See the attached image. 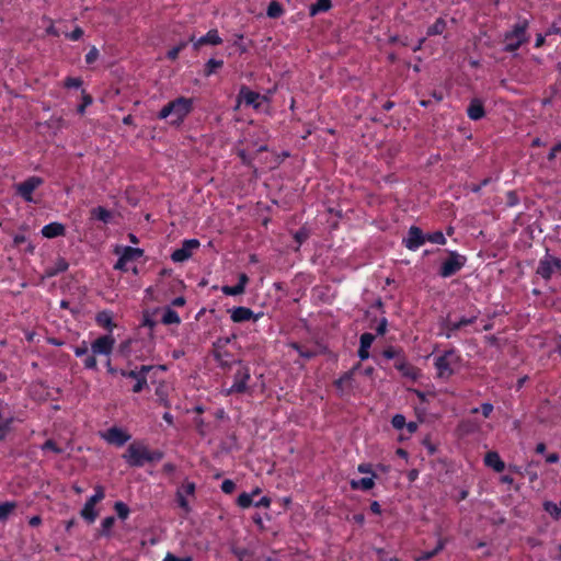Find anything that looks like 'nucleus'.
Wrapping results in <instances>:
<instances>
[{
    "mask_svg": "<svg viewBox=\"0 0 561 561\" xmlns=\"http://www.w3.org/2000/svg\"><path fill=\"white\" fill-rule=\"evenodd\" d=\"M195 488L194 482L185 481L179 489H182L184 495H194Z\"/></svg>",
    "mask_w": 561,
    "mask_h": 561,
    "instance_id": "8fccbe9b",
    "label": "nucleus"
},
{
    "mask_svg": "<svg viewBox=\"0 0 561 561\" xmlns=\"http://www.w3.org/2000/svg\"><path fill=\"white\" fill-rule=\"evenodd\" d=\"M283 13H284V10L277 1H272L268 4L267 10H266V14L271 19H277V18L282 16Z\"/></svg>",
    "mask_w": 561,
    "mask_h": 561,
    "instance_id": "cd10ccee",
    "label": "nucleus"
},
{
    "mask_svg": "<svg viewBox=\"0 0 561 561\" xmlns=\"http://www.w3.org/2000/svg\"><path fill=\"white\" fill-rule=\"evenodd\" d=\"M445 329H446V336L449 339L453 336V334L456 331L462 329V327L459 321H451V320L447 319L445 322Z\"/></svg>",
    "mask_w": 561,
    "mask_h": 561,
    "instance_id": "c9c22d12",
    "label": "nucleus"
},
{
    "mask_svg": "<svg viewBox=\"0 0 561 561\" xmlns=\"http://www.w3.org/2000/svg\"><path fill=\"white\" fill-rule=\"evenodd\" d=\"M206 44H209V45H219L221 44V37H199V39L196 42V46H202V45H206Z\"/></svg>",
    "mask_w": 561,
    "mask_h": 561,
    "instance_id": "c03bdc74",
    "label": "nucleus"
},
{
    "mask_svg": "<svg viewBox=\"0 0 561 561\" xmlns=\"http://www.w3.org/2000/svg\"><path fill=\"white\" fill-rule=\"evenodd\" d=\"M123 458L131 467H142L146 462L160 461L163 458L161 450H150L142 444H130Z\"/></svg>",
    "mask_w": 561,
    "mask_h": 561,
    "instance_id": "f257e3e1",
    "label": "nucleus"
},
{
    "mask_svg": "<svg viewBox=\"0 0 561 561\" xmlns=\"http://www.w3.org/2000/svg\"><path fill=\"white\" fill-rule=\"evenodd\" d=\"M310 230L306 227H301L298 231L295 232L294 239L298 243V247L296 250L299 249V247L309 238Z\"/></svg>",
    "mask_w": 561,
    "mask_h": 561,
    "instance_id": "72a5a7b5",
    "label": "nucleus"
},
{
    "mask_svg": "<svg viewBox=\"0 0 561 561\" xmlns=\"http://www.w3.org/2000/svg\"><path fill=\"white\" fill-rule=\"evenodd\" d=\"M331 8V0H318L310 7V14L316 15L321 12H325Z\"/></svg>",
    "mask_w": 561,
    "mask_h": 561,
    "instance_id": "bb28decb",
    "label": "nucleus"
},
{
    "mask_svg": "<svg viewBox=\"0 0 561 561\" xmlns=\"http://www.w3.org/2000/svg\"><path fill=\"white\" fill-rule=\"evenodd\" d=\"M237 503L240 507L242 508H248L250 507L252 504L254 505V502H253V494H249V493H241L239 496H238V500H237Z\"/></svg>",
    "mask_w": 561,
    "mask_h": 561,
    "instance_id": "f704fd0d",
    "label": "nucleus"
},
{
    "mask_svg": "<svg viewBox=\"0 0 561 561\" xmlns=\"http://www.w3.org/2000/svg\"><path fill=\"white\" fill-rule=\"evenodd\" d=\"M115 512L121 519H126L129 515V507L123 502H116L114 505Z\"/></svg>",
    "mask_w": 561,
    "mask_h": 561,
    "instance_id": "e433bc0d",
    "label": "nucleus"
},
{
    "mask_svg": "<svg viewBox=\"0 0 561 561\" xmlns=\"http://www.w3.org/2000/svg\"><path fill=\"white\" fill-rule=\"evenodd\" d=\"M181 321L176 311L168 308L162 317V323L164 324H179Z\"/></svg>",
    "mask_w": 561,
    "mask_h": 561,
    "instance_id": "7c9ffc66",
    "label": "nucleus"
},
{
    "mask_svg": "<svg viewBox=\"0 0 561 561\" xmlns=\"http://www.w3.org/2000/svg\"><path fill=\"white\" fill-rule=\"evenodd\" d=\"M374 485H375V482H374L373 478H362L359 480L351 481V488L353 490L368 491V490L373 489Z\"/></svg>",
    "mask_w": 561,
    "mask_h": 561,
    "instance_id": "412c9836",
    "label": "nucleus"
},
{
    "mask_svg": "<svg viewBox=\"0 0 561 561\" xmlns=\"http://www.w3.org/2000/svg\"><path fill=\"white\" fill-rule=\"evenodd\" d=\"M526 28H527V21L526 20L520 21L517 23L515 31L513 32L512 35H522L526 32Z\"/></svg>",
    "mask_w": 561,
    "mask_h": 561,
    "instance_id": "e2e57ef3",
    "label": "nucleus"
},
{
    "mask_svg": "<svg viewBox=\"0 0 561 561\" xmlns=\"http://www.w3.org/2000/svg\"><path fill=\"white\" fill-rule=\"evenodd\" d=\"M561 270V259L547 254L537 267V274L545 279H550L551 276Z\"/></svg>",
    "mask_w": 561,
    "mask_h": 561,
    "instance_id": "0eeeda50",
    "label": "nucleus"
},
{
    "mask_svg": "<svg viewBox=\"0 0 561 561\" xmlns=\"http://www.w3.org/2000/svg\"><path fill=\"white\" fill-rule=\"evenodd\" d=\"M484 463L495 472H502L505 469V463L496 451L486 453L484 456Z\"/></svg>",
    "mask_w": 561,
    "mask_h": 561,
    "instance_id": "2eb2a0df",
    "label": "nucleus"
},
{
    "mask_svg": "<svg viewBox=\"0 0 561 561\" xmlns=\"http://www.w3.org/2000/svg\"><path fill=\"white\" fill-rule=\"evenodd\" d=\"M199 244L201 243L197 239L184 240L182 247L173 251L171 254L172 261L181 263L188 260L192 256L193 251L199 248Z\"/></svg>",
    "mask_w": 561,
    "mask_h": 561,
    "instance_id": "6e6552de",
    "label": "nucleus"
},
{
    "mask_svg": "<svg viewBox=\"0 0 561 561\" xmlns=\"http://www.w3.org/2000/svg\"><path fill=\"white\" fill-rule=\"evenodd\" d=\"M224 62L222 60H217V59H209L206 65H205V68H204V75L206 77H209L211 76L213 73H215L218 69H220L222 67Z\"/></svg>",
    "mask_w": 561,
    "mask_h": 561,
    "instance_id": "c85d7f7f",
    "label": "nucleus"
},
{
    "mask_svg": "<svg viewBox=\"0 0 561 561\" xmlns=\"http://www.w3.org/2000/svg\"><path fill=\"white\" fill-rule=\"evenodd\" d=\"M43 184V179L39 176H30L25 181L15 184V192L20 195L25 202H33V192Z\"/></svg>",
    "mask_w": 561,
    "mask_h": 561,
    "instance_id": "423d86ee",
    "label": "nucleus"
},
{
    "mask_svg": "<svg viewBox=\"0 0 561 561\" xmlns=\"http://www.w3.org/2000/svg\"><path fill=\"white\" fill-rule=\"evenodd\" d=\"M42 449H49L56 454L62 453V449L59 448L53 439H47L42 446Z\"/></svg>",
    "mask_w": 561,
    "mask_h": 561,
    "instance_id": "864d4df0",
    "label": "nucleus"
},
{
    "mask_svg": "<svg viewBox=\"0 0 561 561\" xmlns=\"http://www.w3.org/2000/svg\"><path fill=\"white\" fill-rule=\"evenodd\" d=\"M479 313H480L479 310H474L470 314V317H461L458 321L460 322L462 328L466 325L473 324L477 321Z\"/></svg>",
    "mask_w": 561,
    "mask_h": 561,
    "instance_id": "37998d69",
    "label": "nucleus"
},
{
    "mask_svg": "<svg viewBox=\"0 0 561 561\" xmlns=\"http://www.w3.org/2000/svg\"><path fill=\"white\" fill-rule=\"evenodd\" d=\"M259 316H254L253 311L247 307H236L231 310V320L236 323L249 321L253 319L256 321Z\"/></svg>",
    "mask_w": 561,
    "mask_h": 561,
    "instance_id": "ddd939ff",
    "label": "nucleus"
},
{
    "mask_svg": "<svg viewBox=\"0 0 561 561\" xmlns=\"http://www.w3.org/2000/svg\"><path fill=\"white\" fill-rule=\"evenodd\" d=\"M391 424L397 430H402L405 426V417L402 414H396L392 420Z\"/></svg>",
    "mask_w": 561,
    "mask_h": 561,
    "instance_id": "09e8293b",
    "label": "nucleus"
},
{
    "mask_svg": "<svg viewBox=\"0 0 561 561\" xmlns=\"http://www.w3.org/2000/svg\"><path fill=\"white\" fill-rule=\"evenodd\" d=\"M466 257L457 252H449V256L440 266L439 275L442 277H450L460 271L466 264Z\"/></svg>",
    "mask_w": 561,
    "mask_h": 561,
    "instance_id": "39448f33",
    "label": "nucleus"
},
{
    "mask_svg": "<svg viewBox=\"0 0 561 561\" xmlns=\"http://www.w3.org/2000/svg\"><path fill=\"white\" fill-rule=\"evenodd\" d=\"M387 325H388V322H387V319L386 318H382L378 324V327L376 328V332L377 334L379 335H383L386 333V330H387Z\"/></svg>",
    "mask_w": 561,
    "mask_h": 561,
    "instance_id": "774afa93",
    "label": "nucleus"
},
{
    "mask_svg": "<svg viewBox=\"0 0 561 561\" xmlns=\"http://www.w3.org/2000/svg\"><path fill=\"white\" fill-rule=\"evenodd\" d=\"M394 367L398 369L404 377L416 379L417 378V369L412 366L404 356H400L394 362Z\"/></svg>",
    "mask_w": 561,
    "mask_h": 561,
    "instance_id": "f8f14e48",
    "label": "nucleus"
},
{
    "mask_svg": "<svg viewBox=\"0 0 561 561\" xmlns=\"http://www.w3.org/2000/svg\"><path fill=\"white\" fill-rule=\"evenodd\" d=\"M94 490H95V493L91 497H89V500H91V502H94L96 504L104 499L105 492H104V488L102 485H96Z\"/></svg>",
    "mask_w": 561,
    "mask_h": 561,
    "instance_id": "a18cd8bd",
    "label": "nucleus"
},
{
    "mask_svg": "<svg viewBox=\"0 0 561 561\" xmlns=\"http://www.w3.org/2000/svg\"><path fill=\"white\" fill-rule=\"evenodd\" d=\"M68 266H69V264L67 263V261L65 259L58 257L53 266H48L45 268L43 277H46V278L54 277V276L58 275L59 273L67 271Z\"/></svg>",
    "mask_w": 561,
    "mask_h": 561,
    "instance_id": "f3484780",
    "label": "nucleus"
},
{
    "mask_svg": "<svg viewBox=\"0 0 561 561\" xmlns=\"http://www.w3.org/2000/svg\"><path fill=\"white\" fill-rule=\"evenodd\" d=\"M289 346L297 351L300 357L307 360L313 358L317 355L314 351L306 348L296 342H291Z\"/></svg>",
    "mask_w": 561,
    "mask_h": 561,
    "instance_id": "a878e982",
    "label": "nucleus"
},
{
    "mask_svg": "<svg viewBox=\"0 0 561 561\" xmlns=\"http://www.w3.org/2000/svg\"><path fill=\"white\" fill-rule=\"evenodd\" d=\"M506 203L508 206H515L518 204V197H517V194L513 191H510L507 194H506Z\"/></svg>",
    "mask_w": 561,
    "mask_h": 561,
    "instance_id": "680f3d73",
    "label": "nucleus"
},
{
    "mask_svg": "<svg viewBox=\"0 0 561 561\" xmlns=\"http://www.w3.org/2000/svg\"><path fill=\"white\" fill-rule=\"evenodd\" d=\"M163 561H193L191 557L178 558L173 553L168 552Z\"/></svg>",
    "mask_w": 561,
    "mask_h": 561,
    "instance_id": "0e129e2a",
    "label": "nucleus"
},
{
    "mask_svg": "<svg viewBox=\"0 0 561 561\" xmlns=\"http://www.w3.org/2000/svg\"><path fill=\"white\" fill-rule=\"evenodd\" d=\"M357 367H354L353 369L346 371L341 378H339L336 381H335V385L339 387V388H343L344 385L348 383L353 376H354V371Z\"/></svg>",
    "mask_w": 561,
    "mask_h": 561,
    "instance_id": "ea45409f",
    "label": "nucleus"
},
{
    "mask_svg": "<svg viewBox=\"0 0 561 561\" xmlns=\"http://www.w3.org/2000/svg\"><path fill=\"white\" fill-rule=\"evenodd\" d=\"M176 501L181 508H183L186 513L190 512L191 508L182 489H178L176 491Z\"/></svg>",
    "mask_w": 561,
    "mask_h": 561,
    "instance_id": "79ce46f5",
    "label": "nucleus"
},
{
    "mask_svg": "<svg viewBox=\"0 0 561 561\" xmlns=\"http://www.w3.org/2000/svg\"><path fill=\"white\" fill-rule=\"evenodd\" d=\"M239 368L234 373L233 383L227 390V394L232 393H244L248 390V381L250 380V369L242 365V363L238 362Z\"/></svg>",
    "mask_w": 561,
    "mask_h": 561,
    "instance_id": "20e7f679",
    "label": "nucleus"
},
{
    "mask_svg": "<svg viewBox=\"0 0 561 561\" xmlns=\"http://www.w3.org/2000/svg\"><path fill=\"white\" fill-rule=\"evenodd\" d=\"M444 541L439 540L435 549H433L432 551L422 552L419 557H416V561H427L432 559L434 556H436L439 551L444 549Z\"/></svg>",
    "mask_w": 561,
    "mask_h": 561,
    "instance_id": "c756f323",
    "label": "nucleus"
},
{
    "mask_svg": "<svg viewBox=\"0 0 561 561\" xmlns=\"http://www.w3.org/2000/svg\"><path fill=\"white\" fill-rule=\"evenodd\" d=\"M239 96L243 100L247 105H252L257 108L261 103L260 100H264V96H261L257 92L251 91L247 87H242L239 93Z\"/></svg>",
    "mask_w": 561,
    "mask_h": 561,
    "instance_id": "4468645a",
    "label": "nucleus"
},
{
    "mask_svg": "<svg viewBox=\"0 0 561 561\" xmlns=\"http://www.w3.org/2000/svg\"><path fill=\"white\" fill-rule=\"evenodd\" d=\"M144 251L139 248L124 247L121 256L123 257V261L128 263L138 260Z\"/></svg>",
    "mask_w": 561,
    "mask_h": 561,
    "instance_id": "aec40b11",
    "label": "nucleus"
},
{
    "mask_svg": "<svg viewBox=\"0 0 561 561\" xmlns=\"http://www.w3.org/2000/svg\"><path fill=\"white\" fill-rule=\"evenodd\" d=\"M481 411L484 417H489L493 412V405L489 402L482 403Z\"/></svg>",
    "mask_w": 561,
    "mask_h": 561,
    "instance_id": "338daca9",
    "label": "nucleus"
},
{
    "mask_svg": "<svg viewBox=\"0 0 561 561\" xmlns=\"http://www.w3.org/2000/svg\"><path fill=\"white\" fill-rule=\"evenodd\" d=\"M16 504L14 502H4L0 504V520H5L14 511Z\"/></svg>",
    "mask_w": 561,
    "mask_h": 561,
    "instance_id": "473e14b6",
    "label": "nucleus"
},
{
    "mask_svg": "<svg viewBox=\"0 0 561 561\" xmlns=\"http://www.w3.org/2000/svg\"><path fill=\"white\" fill-rule=\"evenodd\" d=\"M96 323L105 329L112 330L114 327L112 314L108 311H102L96 314Z\"/></svg>",
    "mask_w": 561,
    "mask_h": 561,
    "instance_id": "b1692460",
    "label": "nucleus"
},
{
    "mask_svg": "<svg viewBox=\"0 0 561 561\" xmlns=\"http://www.w3.org/2000/svg\"><path fill=\"white\" fill-rule=\"evenodd\" d=\"M459 362V356L454 350L444 352L443 355L436 357L435 367L438 377L448 378L454 374V366Z\"/></svg>",
    "mask_w": 561,
    "mask_h": 561,
    "instance_id": "7ed1b4c3",
    "label": "nucleus"
},
{
    "mask_svg": "<svg viewBox=\"0 0 561 561\" xmlns=\"http://www.w3.org/2000/svg\"><path fill=\"white\" fill-rule=\"evenodd\" d=\"M234 489L236 483L230 479H227L221 483V491L226 494H231L234 491Z\"/></svg>",
    "mask_w": 561,
    "mask_h": 561,
    "instance_id": "3c124183",
    "label": "nucleus"
},
{
    "mask_svg": "<svg viewBox=\"0 0 561 561\" xmlns=\"http://www.w3.org/2000/svg\"><path fill=\"white\" fill-rule=\"evenodd\" d=\"M98 57H99V50H98L95 47H93V48H91V49H90V51L87 54V56H85V61H87L88 64H92V62H94V61L98 59Z\"/></svg>",
    "mask_w": 561,
    "mask_h": 561,
    "instance_id": "bf43d9fd",
    "label": "nucleus"
},
{
    "mask_svg": "<svg viewBox=\"0 0 561 561\" xmlns=\"http://www.w3.org/2000/svg\"><path fill=\"white\" fill-rule=\"evenodd\" d=\"M64 84L66 88H80L82 80L80 78L68 77Z\"/></svg>",
    "mask_w": 561,
    "mask_h": 561,
    "instance_id": "603ef678",
    "label": "nucleus"
},
{
    "mask_svg": "<svg viewBox=\"0 0 561 561\" xmlns=\"http://www.w3.org/2000/svg\"><path fill=\"white\" fill-rule=\"evenodd\" d=\"M115 339L112 335H102L91 344L94 355H110L113 351Z\"/></svg>",
    "mask_w": 561,
    "mask_h": 561,
    "instance_id": "1a4fd4ad",
    "label": "nucleus"
},
{
    "mask_svg": "<svg viewBox=\"0 0 561 561\" xmlns=\"http://www.w3.org/2000/svg\"><path fill=\"white\" fill-rule=\"evenodd\" d=\"M185 45H186L185 43H182V44H180L179 46L173 47L172 49H170V50L168 51V58H169V59H171V60L176 59V57H178L179 53L181 51V49H182L183 47H185Z\"/></svg>",
    "mask_w": 561,
    "mask_h": 561,
    "instance_id": "13d9d810",
    "label": "nucleus"
},
{
    "mask_svg": "<svg viewBox=\"0 0 561 561\" xmlns=\"http://www.w3.org/2000/svg\"><path fill=\"white\" fill-rule=\"evenodd\" d=\"M374 340H375V336L371 333H363L360 335V340H359L360 344H359V346L369 348L371 346Z\"/></svg>",
    "mask_w": 561,
    "mask_h": 561,
    "instance_id": "de8ad7c7",
    "label": "nucleus"
},
{
    "mask_svg": "<svg viewBox=\"0 0 561 561\" xmlns=\"http://www.w3.org/2000/svg\"><path fill=\"white\" fill-rule=\"evenodd\" d=\"M91 216L94 219H98L103 222H108L112 218V213L105 209L102 206H98L91 210Z\"/></svg>",
    "mask_w": 561,
    "mask_h": 561,
    "instance_id": "4be33fe9",
    "label": "nucleus"
},
{
    "mask_svg": "<svg viewBox=\"0 0 561 561\" xmlns=\"http://www.w3.org/2000/svg\"><path fill=\"white\" fill-rule=\"evenodd\" d=\"M383 356L388 359L394 358L397 360L398 357H400V351L394 347H388L383 351Z\"/></svg>",
    "mask_w": 561,
    "mask_h": 561,
    "instance_id": "5fc2aeb1",
    "label": "nucleus"
},
{
    "mask_svg": "<svg viewBox=\"0 0 561 561\" xmlns=\"http://www.w3.org/2000/svg\"><path fill=\"white\" fill-rule=\"evenodd\" d=\"M426 241H430L432 243H437V244L446 243V239L442 231H435L433 233L426 234Z\"/></svg>",
    "mask_w": 561,
    "mask_h": 561,
    "instance_id": "58836bf2",
    "label": "nucleus"
},
{
    "mask_svg": "<svg viewBox=\"0 0 561 561\" xmlns=\"http://www.w3.org/2000/svg\"><path fill=\"white\" fill-rule=\"evenodd\" d=\"M543 508L554 519L561 518V500L559 505L551 501H546L543 503Z\"/></svg>",
    "mask_w": 561,
    "mask_h": 561,
    "instance_id": "393cba45",
    "label": "nucleus"
},
{
    "mask_svg": "<svg viewBox=\"0 0 561 561\" xmlns=\"http://www.w3.org/2000/svg\"><path fill=\"white\" fill-rule=\"evenodd\" d=\"M516 39L504 45V50L514 51L527 42L528 37H515Z\"/></svg>",
    "mask_w": 561,
    "mask_h": 561,
    "instance_id": "4c0bfd02",
    "label": "nucleus"
},
{
    "mask_svg": "<svg viewBox=\"0 0 561 561\" xmlns=\"http://www.w3.org/2000/svg\"><path fill=\"white\" fill-rule=\"evenodd\" d=\"M425 241L426 234H424L422 230L416 226L410 227L408 231V237L403 239V243L409 250L419 249L421 245L425 243Z\"/></svg>",
    "mask_w": 561,
    "mask_h": 561,
    "instance_id": "9d476101",
    "label": "nucleus"
},
{
    "mask_svg": "<svg viewBox=\"0 0 561 561\" xmlns=\"http://www.w3.org/2000/svg\"><path fill=\"white\" fill-rule=\"evenodd\" d=\"M84 367L88 369H96L98 364L95 359V355L92 353V355L87 356L84 359Z\"/></svg>",
    "mask_w": 561,
    "mask_h": 561,
    "instance_id": "4d7b16f0",
    "label": "nucleus"
},
{
    "mask_svg": "<svg viewBox=\"0 0 561 561\" xmlns=\"http://www.w3.org/2000/svg\"><path fill=\"white\" fill-rule=\"evenodd\" d=\"M146 385H147L146 376L141 375V377H139L138 380H136V383L133 387V391L136 392V393L140 392Z\"/></svg>",
    "mask_w": 561,
    "mask_h": 561,
    "instance_id": "6e6d98bb",
    "label": "nucleus"
},
{
    "mask_svg": "<svg viewBox=\"0 0 561 561\" xmlns=\"http://www.w3.org/2000/svg\"><path fill=\"white\" fill-rule=\"evenodd\" d=\"M114 524H115L114 516L105 517L101 523V528L99 529L98 535L100 537H110L111 530H112V527L114 526Z\"/></svg>",
    "mask_w": 561,
    "mask_h": 561,
    "instance_id": "5701e85b",
    "label": "nucleus"
},
{
    "mask_svg": "<svg viewBox=\"0 0 561 561\" xmlns=\"http://www.w3.org/2000/svg\"><path fill=\"white\" fill-rule=\"evenodd\" d=\"M193 110V100L190 98L180 96L168 104H165L159 112L158 118L165 119L167 117H173L171 123L181 124L184 118Z\"/></svg>",
    "mask_w": 561,
    "mask_h": 561,
    "instance_id": "f03ea898",
    "label": "nucleus"
},
{
    "mask_svg": "<svg viewBox=\"0 0 561 561\" xmlns=\"http://www.w3.org/2000/svg\"><path fill=\"white\" fill-rule=\"evenodd\" d=\"M103 438L113 445L116 446H123L125 443H127L130 439V435L127 434L125 431L118 427H111L107 430L105 434H103Z\"/></svg>",
    "mask_w": 561,
    "mask_h": 561,
    "instance_id": "9b49d317",
    "label": "nucleus"
},
{
    "mask_svg": "<svg viewBox=\"0 0 561 561\" xmlns=\"http://www.w3.org/2000/svg\"><path fill=\"white\" fill-rule=\"evenodd\" d=\"M238 156L240 157L243 164L250 165L252 162V157L244 150H239Z\"/></svg>",
    "mask_w": 561,
    "mask_h": 561,
    "instance_id": "052dcab7",
    "label": "nucleus"
},
{
    "mask_svg": "<svg viewBox=\"0 0 561 561\" xmlns=\"http://www.w3.org/2000/svg\"><path fill=\"white\" fill-rule=\"evenodd\" d=\"M558 152H561V141H559L556 146H553L548 154V160H554Z\"/></svg>",
    "mask_w": 561,
    "mask_h": 561,
    "instance_id": "69168bd1",
    "label": "nucleus"
},
{
    "mask_svg": "<svg viewBox=\"0 0 561 561\" xmlns=\"http://www.w3.org/2000/svg\"><path fill=\"white\" fill-rule=\"evenodd\" d=\"M65 226L59 222H51L42 229V233L46 238H56L65 234Z\"/></svg>",
    "mask_w": 561,
    "mask_h": 561,
    "instance_id": "6ab92c4d",
    "label": "nucleus"
},
{
    "mask_svg": "<svg viewBox=\"0 0 561 561\" xmlns=\"http://www.w3.org/2000/svg\"><path fill=\"white\" fill-rule=\"evenodd\" d=\"M221 291L225 294V295H228V296H238V295H241L243 294V289L241 288V286H222L221 287Z\"/></svg>",
    "mask_w": 561,
    "mask_h": 561,
    "instance_id": "a19ab883",
    "label": "nucleus"
},
{
    "mask_svg": "<svg viewBox=\"0 0 561 561\" xmlns=\"http://www.w3.org/2000/svg\"><path fill=\"white\" fill-rule=\"evenodd\" d=\"M467 114L470 119H481L485 115L483 103L479 99H473L467 108Z\"/></svg>",
    "mask_w": 561,
    "mask_h": 561,
    "instance_id": "dca6fc26",
    "label": "nucleus"
},
{
    "mask_svg": "<svg viewBox=\"0 0 561 561\" xmlns=\"http://www.w3.org/2000/svg\"><path fill=\"white\" fill-rule=\"evenodd\" d=\"M94 490H95V493L91 497H89V500H91V502H94L96 504L104 499L105 492H104V488L102 485H96Z\"/></svg>",
    "mask_w": 561,
    "mask_h": 561,
    "instance_id": "49530a36",
    "label": "nucleus"
},
{
    "mask_svg": "<svg viewBox=\"0 0 561 561\" xmlns=\"http://www.w3.org/2000/svg\"><path fill=\"white\" fill-rule=\"evenodd\" d=\"M447 22L443 19H439L435 22L432 28L428 32V35H440L444 32H448Z\"/></svg>",
    "mask_w": 561,
    "mask_h": 561,
    "instance_id": "2f4dec72",
    "label": "nucleus"
},
{
    "mask_svg": "<svg viewBox=\"0 0 561 561\" xmlns=\"http://www.w3.org/2000/svg\"><path fill=\"white\" fill-rule=\"evenodd\" d=\"M95 503L91 502V500L88 499L85 504L83 505L82 510L80 511L81 517L88 523L92 524L95 522L96 517L99 516L98 511L95 510Z\"/></svg>",
    "mask_w": 561,
    "mask_h": 561,
    "instance_id": "a211bd4d",
    "label": "nucleus"
}]
</instances>
